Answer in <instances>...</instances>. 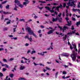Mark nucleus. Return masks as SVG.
<instances>
[{"mask_svg": "<svg viewBox=\"0 0 80 80\" xmlns=\"http://www.w3.org/2000/svg\"><path fill=\"white\" fill-rule=\"evenodd\" d=\"M26 30L28 31L29 35H32L34 37L37 38V35L34 33L33 31L31 29L30 27H28L26 28Z\"/></svg>", "mask_w": 80, "mask_h": 80, "instance_id": "obj_1", "label": "nucleus"}, {"mask_svg": "<svg viewBox=\"0 0 80 80\" xmlns=\"http://www.w3.org/2000/svg\"><path fill=\"white\" fill-rule=\"evenodd\" d=\"M70 2V1H69V2L67 3V5H68V6H66L67 8H69V7H72V6H73L74 8H75L76 6V5L74 3V2H75V1H72L71 2Z\"/></svg>", "mask_w": 80, "mask_h": 80, "instance_id": "obj_2", "label": "nucleus"}, {"mask_svg": "<svg viewBox=\"0 0 80 80\" xmlns=\"http://www.w3.org/2000/svg\"><path fill=\"white\" fill-rule=\"evenodd\" d=\"M77 53H75V51H73L72 52V54L71 55V57L72 58L73 61H75L76 60V58H77Z\"/></svg>", "mask_w": 80, "mask_h": 80, "instance_id": "obj_3", "label": "nucleus"}, {"mask_svg": "<svg viewBox=\"0 0 80 80\" xmlns=\"http://www.w3.org/2000/svg\"><path fill=\"white\" fill-rule=\"evenodd\" d=\"M15 3H16L17 5H18L19 7H20L21 8H23V6L21 4L20 2L18 1V0H15L14 1Z\"/></svg>", "mask_w": 80, "mask_h": 80, "instance_id": "obj_4", "label": "nucleus"}, {"mask_svg": "<svg viewBox=\"0 0 80 80\" xmlns=\"http://www.w3.org/2000/svg\"><path fill=\"white\" fill-rule=\"evenodd\" d=\"M65 19L66 20V22L68 24H65V25H68L69 27H70L71 25H72V21H70L69 20V19L68 18L66 17L65 18Z\"/></svg>", "mask_w": 80, "mask_h": 80, "instance_id": "obj_5", "label": "nucleus"}, {"mask_svg": "<svg viewBox=\"0 0 80 80\" xmlns=\"http://www.w3.org/2000/svg\"><path fill=\"white\" fill-rule=\"evenodd\" d=\"M45 8H46L47 10H49V11H50L51 13H54L55 11L53 10L52 9V10H50V8H49L48 7L46 6L45 7Z\"/></svg>", "mask_w": 80, "mask_h": 80, "instance_id": "obj_6", "label": "nucleus"}, {"mask_svg": "<svg viewBox=\"0 0 80 80\" xmlns=\"http://www.w3.org/2000/svg\"><path fill=\"white\" fill-rule=\"evenodd\" d=\"M66 29H68V27L64 26L63 28H62V32H63L65 30H66Z\"/></svg>", "mask_w": 80, "mask_h": 80, "instance_id": "obj_7", "label": "nucleus"}, {"mask_svg": "<svg viewBox=\"0 0 80 80\" xmlns=\"http://www.w3.org/2000/svg\"><path fill=\"white\" fill-rule=\"evenodd\" d=\"M75 32H76V30H74V31H72V33L71 32H68V33L67 35H72V33H75Z\"/></svg>", "mask_w": 80, "mask_h": 80, "instance_id": "obj_8", "label": "nucleus"}, {"mask_svg": "<svg viewBox=\"0 0 80 80\" xmlns=\"http://www.w3.org/2000/svg\"><path fill=\"white\" fill-rule=\"evenodd\" d=\"M68 45H70V48L71 49V50H72L73 48H74L72 47V45H71V44H70V43L69 41H68Z\"/></svg>", "mask_w": 80, "mask_h": 80, "instance_id": "obj_9", "label": "nucleus"}, {"mask_svg": "<svg viewBox=\"0 0 80 80\" xmlns=\"http://www.w3.org/2000/svg\"><path fill=\"white\" fill-rule=\"evenodd\" d=\"M24 68H25V67L24 66H23V64H22L21 65V67L20 68V70H22L23 69H24Z\"/></svg>", "mask_w": 80, "mask_h": 80, "instance_id": "obj_10", "label": "nucleus"}, {"mask_svg": "<svg viewBox=\"0 0 80 80\" xmlns=\"http://www.w3.org/2000/svg\"><path fill=\"white\" fill-rule=\"evenodd\" d=\"M54 31V30H50L48 32H47L48 35H50L51 33H53V32Z\"/></svg>", "mask_w": 80, "mask_h": 80, "instance_id": "obj_11", "label": "nucleus"}, {"mask_svg": "<svg viewBox=\"0 0 80 80\" xmlns=\"http://www.w3.org/2000/svg\"><path fill=\"white\" fill-rule=\"evenodd\" d=\"M47 53V52L45 51L43 52V53L42 52L40 53V55H42V56H43L44 55V53Z\"/></svg>", "mask_w": 80, "mask_h": 80, "instance_id": "obj_12", "label": "nucleus"}, {"mask_svg": "<svg viewBox=\"0 0 80 80\" xmlns=\"http://www.w3.org/2000/svg\"><path fill=\"white\" fill-rule=\"evenodd\" d=\"M21 62L22 63H26L28 65H29V63H28L26 61L25 62H23V60H22L21 61Z\"/></svg>", "mask_w": 80, "mask_h": 80, "instance_id": "obj_13", "label": "nucleus"}, {"mask_svg": "<svg viewBox=\"0 0 80 80\" xmlns=\"http://www.w3.org/2000/svg\"><path fill=\"white\" fill-rule=\"evenodd\" d=\"M15 8L14 9V10H16V11H17L18 10L17 9V8H18V7L17 6V5H16V4H15Z\"/></svg>", "mask_w": 80, "mask_h": 80, "instance_id": "obj_14", "label": "nucleus"}, {"mask_svg": "<svg viewBox=\"0 0 80 80\" xmlns=\"http://www.w3.org/2000/svg\"><path fill=\"white\" fill-rule=\"evenodd\" d=\"M57 7H58L59 8L62 9V8H63V6L61 4H60V6H58Z\"/></svg>", "mask_w": 80, "mask_h": 80, "instance_id": "obj_15", "label": "nucleus"}, {"mask_svg": "<svg viewBox=\"0 0 80 80\" xmlns=\"http://www.w3.org/2000/svg\"><path fill=\"white\" fill-rule=\"evenodd\" d=\"M76 25L77 27H79V25H80V22L79 21L77 22L76 23Z\"/></svg>", "mask_w": 80, "mask_h": 80, "instance_id": "obj_16", "label": "nucleus"}, {"mask_svg": "<svg viewBox=\"0 0 80 80\" xmlns=\"http://www.w3.org/2000/svg\"><path fill=\"white\" fill-rule=\"evenodd\" d=\"M3 13L5 14V15H7V14H11L12 13L8 12H3Z\"/></svg>", "mask_w": 80, "mask_h": 80, "instance_id": "obj_17", "label": "nucleus"}, {"mask_svg": "<svg viewBox=\"0 0 80 80\" xmlns=\"http://www.w3.org/2000/svg\"><path fill=\"white\" fill-rule=\"evenodd\" d=\"M27 80L26 79H25V78H20L18 79V80Z\"/></svg>", "mask_w": 80, "mask_h": 80, "instance_id": "obj_18", "label": "nucleus"}, {"mask_svg": "<svg viewBox=\"0 0 80 80\" xmlns=\"http://www.w3.org/2000/svg\"><path fill=\"white\" fill-rule=\"evenodd\" d=\"M62 18H60V19H58V22H59V23L62 22Z\"/></svg>", "mask_w": 80, "mask_h": 80, "instance_id": "obj_19", "label": "nucleus"}, {"mask_svg": "<svg viewBox=\"0 0 80 80\" xmlns=\"http://www.w3.org/2000/svg\"><path fill=\"white\" fill-rule=\"evenodd\" d=\"M70 77V76H67L66 77H65V76H63L62 77V78L63 79H65V78H68Z\"/></svg>", "mask_w": 80, "mask_h": 80, "instance_id": "obj_20", "label": "nucleus"}, {"mask_svg": "<svg viewBox=\"0 0 80 80\" xmlns=\"http://www.w3.org/2000/svg\"><path fill=\"white\" fill-rule=\"evenodd\" d=\"M69 55H68V54L67 53H64V57H68V56Z\"/></svg>", "mask_w": 80, "mask_h": 80, "instance_id": "obj_21", "label": "nucleus"}, {"mask_svg": "<svg viewBox=\"0 0 80 80\" xmlns=\"http://www.w3.org/2000/svg\"><path fill=\"white\" fill-rule=\"evenodd\" d=\"M67 36L66 35H65V37L63 38V41H65V40H66V39L67 38Z\"/></svg>", "mask_w": 80, "mask_h": 80, "instance_id": "obj_22", "label": "nucleus"}, {"mask_svg": "<svg viewBox=\"0 0 80 80\" xmlns=\"http://www.w3.org/2000/svg\"><path fill=\"white\" fill-rule=\"evenodd\" d=\"M6 9H9L10 8V5H8L6 6Z\"/></svg>", "mask_w": 80, "mask_h": 80, "instance_id": "obj_23", "label": "nucleus"}, {"mask_svg": "<svg viewBox=\"0 0 80 80\" xmlns=\"http://www.w3.org/2000/svg\"><path fill=\"white\" fill-rule=\"evenodd\" d=\"M36 53V52L35 51L33 50L31 52V54H32H32H33V53Z\"/></svg>", "mask_w": 80, "mask_h": 80, "instance_id": "obj_24", "label": "nucleus"}, {"mask_svg": "<svg viewBox=\"0 0 80 80\" xmlns=\"http://www.w3.org/2000/svg\"><path fill=\"white\" fill-rule=\"evenodd\" d=\"M7 2V1H5L3 2H2V5H3V4H5V3H6Z\"/></svg>", "mask_w": 80, "mask_h": 80, "instance_id": "obj_25", "label": "nucleus"}, {"mask_svg": "<svg viewBox=\"0 0 80 80\" xmlns=\"http://www.w3.org/2000/svg\"><path fill=\"white\" fill-rule=\"evenodd\" d=\"M58 72H57L55 74V77L56 78H57V76H58Z\"/></svg>", "mask_w": 80, "mask_h": 80, "instance_id": "obj_26", "label": "nucleus"}, {"mask_svg": "<svg viewBox=\"0 0 80 80\" xmlns=\"http://www.w3.org/2000/svg\"><path fill=\"white\" fill-rule=\"evenodd\" d=\"M28 40H30V41L31 42H32V37H31L30 38H29Z\"/></svg>", "mask_w": 80, "mask_h": 80, "instance_id": "obj_27", "label": "nucleus"}, {"mask_svg": "<svg viewBox=\"0 0 80 80\" xmlns=\"http://www.w3.org/2000/svg\"><path fill=\"white\" fill-rule=\"evenodd\" d=\"M3 77V74L2 72H0V77Z\"/></svg>", "mask_w": 80, "mask_h": 80, "instance_id": "obj_28", "label": "nucleus"}, {"mask_svg": "<svg viewBox=\"0 0 80 80\" xmlns=\"http://www.w3.org/2000/svg\"><path fill=\"white\" fill-rule=\"evenodd\" d=\"M27 3H28V2H23V5H25V6H27Z\"/></svg>", "mask_w": 80, "mask_h": 80, "instance_id": "obj_29", "label": "nucleus"}, {"mask_svg": "<svg viewBox=\"0 0 80 80\" xmlns=\"http://www.w3.org/2000/svg\"><path fill=\"white\" fill-rule=\"evenodd\" d=\"M10 77L11 78H12V77H13V74H10Z\"/></svg>", "mask_w": 80, "mask_h": 80, "instance_id": "obj_30", "label": "nucleus"}, {"mask_svg": "<svg viewBox=\"0 0 80 80\" xmlns=\"http://www.w3.org/2000/svg\"><path fill=\"white\" fill-rule=\"evenodd\" d=\"M19 21L21 22H25V19H22L19 20Z\"/></svg>", "mask_w": 80, "mask_h": 80, "instance_id": "obj_31", "label": "nucleus"}, {"mask_svg": "<svg viewBox=\"0 0 80 80\" xmlns=\"http://www.w3.org/2000/svg\"><path fill=\"white\" fill-rule=\"evenodd\" d=\"M25 39H28H28H29V38L28 37V36H25Z\"/></svg>", "mask_w": 80, "mask_h": 80, "instance_id": "obj_32", "label": "nucleus"}, {"mask_svg": "<svg viewBox=\"0 0 80 80\" xmlns=\"http://www.w3.org/2000/svg\"><path fill=\"white\" fill-rule=\"evenodd\" d=\"M72 20H73V21H76V19H75V18H73V17H72Z\"/></svg>", "mask_w": 80, "mask_h": 80, "instance_id": "obj_33", "label": "nucleus"}, {"mask_svg": "<svg viewBox=\"0 0 80 80\" xmlns=\"http://www.w3.org/2000/svg\"><path fill=\"white\" fill-rule=\"evenodd\" d=\"M74 48V50L76 51V52H78V49L77 48V47H75V48Z\"/></svg>", "mask_w": 80, "mask_h": 80, "instance_id": "obj_34", "label": "nucleus"}, {"mask_svg": "<svg viewBox=\"0 0 80 80\" xmlns=\"http://www.w3.org/2000/svg\"><path fill=\"white\" fill-rule=\"evenodd\" d=\"M46 69L47 70H49L50 71V70H51V69L48 68V67H46Z\"/></svg>", "mask_w": 80, "mask_h": 80, "instance_id": "obj_35", "label": "nucleus"}, {"mask_svg": "<svg viewBox=\"0 0 80 80\" xmlns=\"http://www.w3.org/2000/svg\"><path fill=\"white\" fill-rule=\"evenodd\" d=\"M3 61L4 62H7V60L5 58L3 59Z\"/></svg>", "mask_w": 80, "mask_h": 80, "instance_id": "obj_36", "label": "nucleus"}, {"mask_svg": "<svg viewBox=\"0 0 80 80\" xmlns=\"http://www.w3.org/2000/svg\"><path fill=\"white\" fill-rule=\"evenodd\" d=\"M31 52V50H28V51L27 52V54H28L29 53H30Z\"/></svg>", "mask_w": 80, "mask_h": 80, "instance_id": "obj_37", "label": "nucleus"}, {"mask_svg": "<svg viewBox=\"0 0 80 80\" xmlns=\"http://www.w3.org/2000/svg\"><path fill=\"white\" fill-rule=\"evenodd\" d=\"M72 27L71 28V29L72 30H75V28H74V26H72Z\"/></svg>", "mask_w": 80, "mask_h": 80, "instance_id": "obj_38", "label": "nucleus"}, {"mask_svg": "<svg viewBox=\"0 0 80 80\" xmlns=\"http://www.w3.org/2000/svg\"><path fill=\"white\" fill-rule=\"evenodd\" d=\"M58 4L56 3H53V5H58Z\"/></svg>", "mask_w": 80, "mask_h": 80, "instance_id": "obj_39", "label": "nucleus"}, {"mask_svg": "<svg viewBox=\"0 0 80 80\" xmlns=\"http://www.w3.org/2000/svg\"><path fill=\"white\" fill-rule=\"evenodd\" d=\"M7 70V69L5 68H3L2 69L3 72H5Z\"/></svg>", "mask_w": 80, "mask_h": 80, "instance_id": "obj_40", "label": "nucleus"}, {"mask_svg": "<svg viewBox=\"0 0 80 80\" xmlns=\"http://www.w3.org/2000/svg\"><path fill=\"white\" fill-rule=\"evenodd\" d=\"M62 74H64V75H65V74H67V72H66L65 71H63L62 72Z\"/></svg>", "mask_w": 80, "mask_h": 80, "instance_id": "obj_41", "label": "nucleus"}, {"mask_svg": "<svg viewBox=\"0 0 80 80\" xmlns=\"http://www.w3.org/2000/svg\"><path fill=\"white\" fill-rule=\"evenodd\" d=\"M66 5H67L66 4V3H64L63 5V7H64V8H65V7H66Z\"/></svg>", "mask_w": 80, "mask_h": 80, "instance_id": "obj_42", "label": "nucleus"}, {"mask_svg": "<svg viewBox=\"0 0 80 80\" xmlns=\"http://www.w3.org/2000/svg\"><path fill=\"white\" fill-rule=\"evenodd\" d=\"M58 28H60V30H61L62 31V30L63 28H62L60 26H59L58 27Z\"/></svg>", "mask_w": 80, "mask_h": 80, "instance_id": "obj_43", "label": "nucleus"}, {"mask_svg": "<svg viewBox=\"0 0 80 80\" xmlns=\"http://www.w3.org/2000/svg\"><path fill=\"white\" fill-rule=\"evenodd\" d=\"M52 21L53 22H56V20H55V18H53Z\"/></svg>", "mask_w": 80, "mask_h": 80, "instance_id": "obj_44", "label": "nucleus"}, {"mask_svg": "<svg viewBox=\"0 0 80 80\" xmlns=\"http://www.w3.org/2000/svg\"><path fill=\"white\" fill-rule=\"evenodd\" d=\"M61 15H62V13H59V14H58V16L59 17H61Z\"/></svg>", "mask_w": 80, "mask_h": 80, "instance_id": "obj_45", "label": "nucleus"}, {"mask_svg": "<svg viewBox=\"0 0 80 80\" xmlns=\"http://www.w3.org/2000/svg\"><path fill=\"white\" fill-rule=\"evenodd\" d=\"M13 58H11L9 60V62H11L12 61V60H13Z\"/></svg>", "mask_w": 80, "mask_h": 80, "instance_id": "obj_46", "label": "nucleus"}, {"mask_svg": "<svg viewBox=\"0 0 80 80\" xmlns=\"http://www.w3.org/2000/svg\"><path fill=\"white\" fill-rule=\"evenodd\" d=\"M7 30V28H3V31H6Z\"/></svg>", "mask_w": 80, "mask_h": 80, "instance_id": "obj_47", "label": "nucleus"}, {"mask_svg": "<svg viewBox=\"0 0 80 80\" xmlns=\"http://www.w3.org/2000/svg\"><path fill=\"white\" fill-rule=\"evenodd\" d=\"M56 8V9H57V11H58V12H60V11H59V8H58V7H57Z\"/></svg>", "mask_w": 80, "mask_h": 80, "instance_id": "obj_48", "label": "nucleus"}, {"mask_svg": "<svg viewBox=\"0 0 80 80\" xmlns=\"http://www.w3.org/2000/svg\"><path fill=\"white\" fill-rule=\"evenodd\" d=\"M1 20H3V15H2V18H1Z\"/></svg>", "mask_w": 80, "mask_h": 80, "instance_id": "obj_49", "label": "nucleus"}, {"mask_svg": "<svg viewBox=\"0 0 80 80\" xmlns=\"http://www.w3.org/2000/svg\"><path fill=\"white\" fill-rule=\"evenodd\" d=\"M62 16L64 17L65 16V12H63V14H62Z\"/></svg>", "mask_w": 80, "mask_h": 80, "instance_id": "obj_50", "label": "nucleus"}, {"mask_svg": "<svg viewBox=\"0 0 80 80\" xmlns=\"http://www.w3.org/2000/svg\"><path fill=\"white\" fill-rule=\"evenodd\" d=\"M10 21H8L7 22V25H8V24H10Z\"/></svg>", "mask_w": 80, "mask_h": 80, "instance_id": "obj_51", "label": "nucleus"}, {"mask_svg": "<svg viewBox=\"0 0 80 80\" xmlns=\"http://www.w3.org/2000/svg\"><path fill=\"white\" fill-rule=\"evenodd\" d=\"M64 67H65V68H68V65L67 66L66 65H64L63 66Z\"/></svg>", "mask_w": 80, "mask_h": 80, "instance_id": "obj_52", "label": "nucleus"}, {"mask_svg": "<svg viewBox=\"0 0 80 80\" xmlns=\"http://www.w3.org/2000/svg\"><path fill=\"white\" fill-rule=\"evenodd\" d=\"M75 15H76V17H77V18H80V16H78L77 14H76Z\"/></svg>", "mask_w": 80, "mask_h": 80, "instance_id": "obj_53", "label": "nucleus"}, {"mask_svg": "<svg viewBox=\"0 0 80 80\" xmlns=\"http://www.w3.org/2000/svg\"><path fill=\"white\" fill-rule=\"evenodd\" d=\"M29 45V43H26L25 45V46H26V47H28V46Z\"/></svg>", "mask_w": 80, "mask_h": 80, "instance_id": "obj_54", "label": "nucleus"}, {"mask_svg": "<svg viewBox=\"0 0 80 80\" xmlns=\"http://www.w3.org/2000/svg\"><path fill=\"white\" fill-rule=\"evenodd\" d=\"M61 56H62V57H65V53L62 54H61Z\"/></svg>", "mask_w": 80, "mask_h": 80, "instance_id": "obj_55", "label": "nucleus"}, {"mask_svg": "<svg viewBox=\"0 0 80 80\" xmlns=\"http://www.w3.org/2000/svg\"><path fill=\"white\" fill-rule=\"evenodd\" d=\"M8 76H7L6 78V79H4V80H8Z\"/></svg>", "mask_w": 80, "mask_h": 80, "instance_id": "obj_56", "label": "nucleus"}, {"mask_svg": "<svg viewBox=\"0 0 80 80\" xmlns=\"http://www.w3.org/2000/svg\"><path fill=\"white\" fill-rule=\"evenodd\" d=\"M6 66V67H7V68H9V66H8V65H7V64H6L5 66Z\"/></svg>", "mask_w": 80, "mask_h": 80, "instance_id": "obj_57", "label": "nucleus"}, {"mask_svg": "<svg viewBox=\"0 0 80 80\" xmlns=\"http://www.w3.org/2000/svg\"><path fill=\"white\" fill-rule=\"evenodd\" d=\"M13 32H16V28H14L13 29Z\"/></svg>", "mask_w": 80, "mask_h": 80, "instance_id": "obj_58", "label": "nucleus"}, {"mask_svg": "<svg viewBox=\"0 0 80 80\" xmlns=\"http://www.w3.org/2000/svg\"><path fill=\"white\" fill-rule=\"evenodd\" d=\"M3 48H0V51H2V50H3Z\"/></svg>", "mask_w": 80, "mask_h": 80, "instance_id": "obj_59", "label": "nucleus"}, {"mask_svg": "<svg viewBox=\"0 0 80 80\" xmlns=\"http://www.w3.org/2000/svg\"><path fill=\"white\" fill-rule=\"evenodd\" d=\"M80 48L79 49L78 51V54H80Z\"/></svg>", "mask_w": 80, "mask_h": 80, "instance_id": "obj_60", "label": "nucleus"}, {"mask_svg": "<svg viewBox=\"0 0 80 80\" xmlns=\"http://www.w3.org/2000/svg\"><path fill=\"white\" fill-rule=\"evenodd\" d=\"M0 8H3V6L2 5V4H0Z\"/></svg>", "mask_w": 80, "mask_h": 80, "instance_id": "obj_61", "label": "nucleus"}, {"mask_svg": "<svg viewBox=\"0 0 80 80\" xmlns=\"http://www.w3.org/2000/svg\"><path fill=\"white\" fill-rule=\"evenodd\" d=\"M40 27H41V28H45V27L43 26V25H41V26Z\"/></svg>", "mask_w": 80, "mask_h": 80, "instance_id": "obj_62", "label": "nucleus"}, {"mask_svg": "<svg viewBox=\"0 0 80 80\" xmlns=\"http://www.w3.org/2000/svg\"><path fill=\"white\" fill-rule=\"evenodd\" d=\"M6 20H8V18H5L4 20V22H5Z\"/></svg>", "mask_w": 80, "mask_h": 80, "instance_id": "obj_63", "label": "nucleus"}, {"mask_svg": "<svg viewBox=\"0 0 80 80\" xmlns=\"http://www.w3.org/2000/svg\"><path fill=\"white\" fill-rule=\"evenodd\" d=\"M22 59L24 58V59H25V60H28L27 58H25V57H22Z\"/></svg>", "mask_w": 80, "mask_h": 80, "instance_id": "obj_64", "label": "nucleus"}]
</instances>
